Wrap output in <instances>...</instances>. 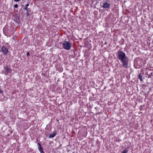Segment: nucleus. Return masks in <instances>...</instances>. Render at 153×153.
<instances>
[{
    "label": "nucleus",
    "mask_w": 153,
    "mask_h": 153,
    "mask_svg": "<svg viewBox=\"0 0 153 153\" xmlns=\"http://www.w3.org/2000/svg\"><path fill=\"white\" fill-rule=\"evenodd\" d=\"M117 56L118 59L121 62L122 66L126 68H127L128 60L126 53L123 51L119 50L117 52Z\"/></svg>",
    "instance_id": "nucleus-1"
},
{
    "label": "nucleus",
    "mask_w": 153,
    "mask_h": 153,
    "mask_svg": "<svg viewBox=\"0 0 153 153\" xmlns=\"http://www.w3.org/2000/svg\"><path fill=\"white\" fill-rule=\"evenodd\" d=\"M63 48L67 50H69L71 48V45L70 42L68 41H64L62 43Z\"/></svg>",
    "instance_id": "nucleus-2"
},
{
    "label": "nucleus",
    "mask_w": 153,
    "mask_h": 153,
    "mask_svg": "<svg viewBox=\"0 0 153 153\" xmlns=\"http://www.w3.org/2000/svg\"><path fill=\"white\" fill-rule=\"evenodd\" d=\"M8 51H9L7 48L4 45L0 48V52L2 53L4 55L7 54Z\"/></svg>",
    "instance_id": "nucleus-3"
},
{
    "label": "nucleus",
    "mask_w": 153,
    "mask_h": 153,
    "mask_svg": "<svg viewBox=\"0 0 153 153\" xmlns=\"http://www.w3.org/2000/svg\"><path fill=\"white\" fill-rule=\"evenodd\" d=\"M4 69L5 70L6 73L5 74L6 75H7L9 73H11L12 69L7 66H4Z\"/></svg>",
    "instance_id": "nucleus-4"
},
{
    "label": "nucleus",
    "mask_w": 153,
    "mask_h": 153,
    "mask_svg": "<svg viewBox=\"0 0 153 153\" xmlns=\"http://www.w3.org/2000/svg\"><path fill=\"white\" fill-rule=\"evenodd\" d=\"M110 4L108 2H106L103 4V7L105 8H109L110 7Z\"/></svg>",
    "instance_id": "nucleus-5"
},
{
    "label": "nucleus",
    "mask_w": 153,
    "mask_h": 153,
    "mask_svg": "<svg viewBox=\"0 0 153 153\" xmlns=\"http://www.w3.org/2000/svg\"><path fill=\"white\" fill-rule=\"evenodd\" d=\"M38 145H39L38 149L39 151L40 152V153H45L43 150L42 149V148L41 147V145L39 143H38Z\"/></svg>",
    "instance_id": "nucleus-6"
},
{
    "label": "nucleus",
    "mask_w": 153,
    "mask_h": 153,
    "mask_svg": "<svg viewBox=\"0 0 153 153\" xmlns=\"http://www.w3.org/2000/svg\"><path fill=\"white\" fill-rule=\"evenodd\" d=\"M56 134V133L55 132H53V134H51L49 136L50 138L53 137Z\"/></svg>",
    "instance_id": "nucleus-7"
},
{
    "label": "nucleus",
    "mask_w": 153,
    "mask_h": 153,
    "mask_svg": "<svg viewBox=\"0 0 153 153\" xmlns=\"http://www.w3.org/2000/svg\"><path fill=\"white\" fill-rule=\"evenodd\" d=\"M138 78L141 81H143V77L140 74L139 75Z\"/></svg>",
    "instance_id": "nucleus-8"
},
{
    "label": "nucleus",
    "mask_w": 153,
    "mask_h": 153,
    "mask_svg": "<svg viewBox=\"0 0 153 153\" xmlns=\"http://www.w3.org/2000/svg\"><path fill=\"white\" fill-rule=\"evenodd\" d=\"M128 151L126 149L124 150L123 151L122 153H127Z\"/></svg>",
    "instance_id": "nucleus-9"
},
{
    "label": "nucleus",
    "mask_w": 153,
    "mask_h": 153,
    "mask_svg": "<svg viewBox=\"0 0 153 153\" xmlns=\"http://www.w3.org/2000/svg\"><path fill=\"white\" fill-rule=\"evenodd\" d=\"M24 10H26L27 11H28L27 8V7H25V8H24Z\"/></svg>",
    "instance_id": "nucleus-10"
},
{
    "label": "nucleus",
    "mask_w": 153,
    "mask_h": 153,
    "mask_svg": "<svg viewBox=\"0 0 153 153\" xmlns=\"http://www.w3.org/2000/svg\"><path fill=\"white\" fill-rule=\"evenodd\" d=\"M14 7L15 8H17L18 7V5L17 4H15L14 5Z\"/></svg>",
    "instance_id": "nucleus-11"
},
{
    "label": "nucleus",
    "mask_w": 153,
    "mask_h": 153,
    "mask_svg": "<svg viewBox=\"0 0 153 153\" xmlns=\"http://www.w3.org/2000/svg\"><path fill=\"white\" fill-rule=\"evenodd\" d=\"M29 4L28 3L26 4L25 5V6L27 7L28 6H29Z\"/></svg>",
    "instance_id": "nucleus-12"
},
{
    "label": "nucleus",
    "mask_w": 153,
    "mask_h": 153,
    "mask_svg": "<svg viewBox=\"0 0 153 153\" xmlns=\"http://www.w3.org/2000/svg\"><path fill=\"white\" fill-rule=\"evenodd\" d=\"M26 55L27 56H28L29 55V53L28 52H27V54H26Z\"/></svg>",
    "instance_id": "nucleus-13"
},
{
    "label": "nucleus",
    "mask_w": 153,
    "mask_h": 153,
    "mask_svg": "<svg viewBox=\"0 0 153 153\" xmlns=\"http://www.w3.org/2000/svg\"><path fill=\"white\" fill-rule=\"evenodd\" d=\"M3 93V91L0 89V94L2 93Z\"/></svg>",
    "instance_id": "nucleus-14"
},
{
    "label": "nucleus",
    "mask_w": 153,
    "mask_h": 153,
    "mask_svg": "<svg viewBox=\"0 0 153 153\" xmlns=\"http://www.w3.org/2000/svg\"><path fill=\"white\" fill-rule=\"evenodd\" d=\"M27 11V12L26 14L27 16H28V11Z\"/></svg>",
    "instance_id": "nucleus-15"
},
{
    "label": "nucleus",
    "mask_w": 153,
    "mask_h": 153,
    "mask_svg": "<svg viewBox=\"0 0 153 153\" xmlns=\"http://www.w3.org/2000/svg\"><path fill=\"white\" fill-rule=\"evenodd\" d=\"M14 0L15 1L18 2V1H20V0Z\"/></svg>",
    "instance_id": "nucleus-16"
}]
</instances>
